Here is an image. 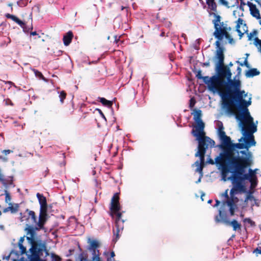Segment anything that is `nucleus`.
Masks as SVG:
<instances>
[{
  "instance_id": "5fc2aeb1",
  "label": "nucleus",
  "mask_w": 261,
  "mask_h": 261,
  "mask_svg": "<svg viewBox=\"0 0 261 261\" xmlns=\"http://www.w3.org/2000/svg\"><path fill=\"white\" fill-rule=\"evenodd\" d=\"M220 203V201L218 200H216V204H215L214 206H217L218 205H219Z\"/></svg>"
},
{
  "instance_id": "9b49d317",
  "label": "nucleus",
  "mask_w": 261,
  "mask_h": 261,
  "mask_svg": "<svg viewBox=\"0 0 261 261\" xmlns=\"http://www.w3.org/2000/svg\"><path fill=\"white\" fill-rule=\"evenodd\" d=\"M251 162L249 163V166L243 167V172L241 175H238L240 179H242L243 181L245 180H249L251 182V185L253 186L254 184L256 185V180L257 179L256 176V172L257 171V169L254 170H252L250 168L248 170V173H245L246 170L247 168L250 167L252 166L253 163L252 156L249 158Z\"/></svg>"
},
{
  "instance_id": "f704fd0d",
  "label": "nucleus",
  "mask_w": 261,
  "mask_h": 261,
  "mask_svg": "<svg viewBox=\"0 0 261 261\" xmlns=\"http://www.w3.org/2000/svg\"><path fill=\"white\" fill-rule=\"evenodd\" d=\"M228 189H227L222 194V196H224L227 199V201L229 199H230V197H229L228 195Z\"/></svg>"
},
{
  "instance_id": "7ed1b4c3",
  "label": "nucleus",
  "mask_w": 261,
  "mask_h": 261,
  "mask_svg": "<svg viewBox=\"0 0 261 261\" xmlns=\"http://www.w3.org/2000/svg\"><path fill=\"white\" fill-rule=\"evenodd\" d=\"M232 73L228 67L223 79L225 83L219 88L217 94L221 97L223 107L227 113H233L231 107L247 96L244 90H241V82L239 80H232Z\"/></svg>"
},
{
  "instance_id": "e2e57ef3",
  "label": "nucleus",
  "mask_w": 261,
  "mask_h": 261,
  "mask_svg": "<svg viewBox=\"0 0 261 261\" xmlns=\"http://www.w3.org/2000/svg\"><path fill=\"white\" fill-rule=\"evenodd\" d=\"M236 63H238V64H239V65H240V66H244V64H243V63H241V62H239V61H237L236 62Z\"/></svg>"
},
{
  "instance_id": "aec40b11",
  "label": "nucleus",
  "mask_w": 261,
  "mask_h": 261,
  "mask_svg": "<svg viewBox=\"0 0 261 261\" xmlns=\"http://www.w3.org/2000/svg\"><path fill=\"white\" fill-rule=\"evenodd\" d=\"M222 144L221 145V148L222 149V152H224V151L230 147V145L232 142L231 141V139L229 137L226 136L224 138L221 139Z\"/></svg>"
},
{
  "instance_id": "b1692460",
  "label": "nucleus",
  "mask_w": 261,
  "mask_h": 261,
  "mask_svg": "<svg viewBox=\"0 0 261 261\" xmlns=\"http://www.w3.org/2000/svg\"><path fill=\"white\" fill-rule=\"evenodd\" d=\"M260 72L256 68H251L247 71L245 75L248 77H253L259 75Z\"/></svg>"
},
{
  "instance_id": "c03bdc74",
  "label": "nucleus",
  "mask_w": 261,
  "mask_h": 261,
  "mask_svg": "<svg viewBox=\"0 0 261 261\" xmlns=\"http://www.w3.org/2000/svg\"><path fill=\"white\" fill-rule=\"evenodd\" d=\"M24 241V237H21L18 241V245L22 244Z\"/></svg>"
},
{
  "instance_id": "864d4df0",
  "label": "nucleus",
  "mask_w": 261,
  "mask_h": 261,
  "mask_svg": "<svg viewBox=\"0 0 261 261\" xmlns=\"http://www.w3.org/2000/svg\"><path fill=\"white\" fill-rule=\"evenodd\" d=\"M6 84H8L11 86H14V84L11 81H7L6 82Z\"/></svg>"
},
{
  "instance_id": "423d86ee",
  "label": "nucleus",
  "mask_w": 261,
  "mask_h": 261,
  "mask_svg": "<svg viewBox=\"0 0 261 261\" xmlns=\"http://www.w3.org/2000/svg\"><path fill=\"white\" fill-rule=\"evenodd\" d=\"M231 108L234 112L233 113H227L228 114L234 115L236 118L240 121L243 125H245V122L249 123L248 127L243 126L242 130L243 132L244 136L249 137V138L246 141V143H250L252 145H255V141L252 134L256 131L257 128L256 126L253 123V119L250 116L248 109L239 107Z\"/></svg>"
},
{
  "instance_id": "dca6fc26",
  "label": "nucleus",
  "mask_w": 261,
  "mask_h": 261,
  "mask_svg": "<svg viewBox=\"0 0 261 261\" xmlns=\"http://www.w3.org/2000/svg\"><path fill=\"white\" fill-rule=\"evenodd\" d=\"M121 218L115 219V228H113V241L116 242L119 239V232L123 228V220H121Z\"/></svg>"
},
{
  "instance_id": "680f3d73",
  "label": "nucleus",
  "mask_w": 261,
  "mask_h": 261,
  "mask_svg": "<svg viewBox=\"0 0 261 261\" xmlns=\"http://www.w3.org/2000/svg\"><path fill=\"white\" fill-rule=\"evenodd\" d=\"M258 5L261 6V0H254Z\"/></svg>"
},
{
  "instance_id": "2eb2a0df",
  "label": "nucleus",
  "mask_w": 261,
  "mask_h": 261,
  "mask_svg": "<svg viewBox=\"0 0 261 261\" xmlns=\"http://www.w3.org/2000/svg\"><path fill=\"white\" fill-rule=\"evenodd\" d=\"M47 206L40 207L39 216V220L38 222V227L39 229H43L44 228V225L47 221Z\"/></svg>"
},
{
  "instance_id": "338daca9",
  "label": "nucleus",
  "mask_w": 261,
  "mask_h": 261,
  "mask_svg": "<svg viewBox=\"0 0 261 261\" xmlns=\"http://www.w3.org/2000/svg\"><path fill=\"white\" fill-rule=\"evenodd\" d=\"M259 20V24L261 25V19H258Z\"/></svg>"
},
{
  "instance_id": "ea45409f",
  "label": "nucleus",
  "mask_w": 261,
  "mask_h": 261,
  "mask_svg": "<svg viewBox=\"0 0 261 261\" xmlns=\"http://www.w3.org/2000/svg\"><path fill=\"white\" fill-rule=\"evenodd\" d=\"M256 253L261 254V246H258L254 250Z\"/></svg>"
},
{
  "instance_id": "0eeeda50",
  "label": "nucleus",
  "mask_w": 261,
  "mask_h": 261,
  "mask_svg": "<svg viewBox=\"0 0 261 261\" xmlns=\"http://www.w3.org/2000/svg\"><path fill=\"white\" fill-rule=\"evenodd\" d=\"M206 4L208 9L213 12L212 14L215 17L212 21L215 29L213 35L216 39L219 40L225 38L228 40L229 43L231 44L233 39L229 33L231 28L227 27V24H225L223 22H221V17L217 14V4L216 0H206Z\"/></svg>"
},
{
  "instance_id": "6ab92c4d",
  "label": "nucleus",
  "mask_w": 261,
  "mask_h": 261,
  "mask_svg": "<svg viewBox=\"0 0 261 261\" xmlns=\"http://www.w3.org/2000/svg\"><path fill=\"white\" fill-rule=\"evenodd\" d=\"M218 3L227 8L233 7L239 5L238 0H218Z\"/></svg>"
},
{
  "instance_id": "1a4fd4ad",
  "label": "nucleus",
  "mask_w": 261,
  "mask_h": 261,
  "mask_svg": "<svg viewBox=\"0 0 261 261\" xmlns=\"http://www.w3.org/2000/svg\"><path fill=\"white\" fill-rule=\"evenodd\" d=\"M196 140L198 142V151L195 153V156L199 157V162L201 163L200 167L196 169V171L201 172L204 166L206 150L209 145L213 147L215 142L208 137L196 138Z\"/></svg>"
},
{
  "instance_id": "2f4dec72",
  "label": "nucleus",
  "mask_w": 261,
  "mask_h": 261,
  "mask_svg": "<svg viewBox=\"0 0 261 261\" xmlns=\"http://www.w3.org/2000/svg\"><path fill=\"white\" fill-rule=\"evenodd\" d=\"M248 200H250V201L254 200V201H255V198L254 197V196L253 195H252L251 194H248L247 195V196H246V197L245 198V202H246Z\"/></svg>"
},
{
  "instance_id": "bf43d9fd",
  "label": "nucleus",
  "mask_w": 261,
  "mask_h": 261,
  "mask_svg": "<svg viewBox=\"0 0 261 261\" xmlns=\"http://www.w3.org/2000/svg\"><path fill=\"white\" fill-rule=\"evenodd\" d=\"M115 252L114 251H112L110 253V257H114L115 256Z\"/></svg>"
},
{
  "instance_id": "a19ab883",
  "label": "nucleus",
  "mask_w": 261,
  "mask_h": 261,
  "mask_svg": "<svg viewBox=\"0 0 261 261\" xmlns=\"http://www.w3.org/2000/svg\"><path fill=\"white\" fill-rule=\"evenodd\" d=\"M244 222H247L250 224H252V223H254L251 219L250 218H245L244 220Z\"/></svg>"
},
{
  "instance_id": "0e129e2a",
  "label": "nucleus",
  "mask_w": 261,
  "mask_h": 261,
  "mask_svg": "<svg viewBox=\"0 0 261 261\" xmlns=\"http://www.w3.org/2000/svg\"><path fill=\"white\" fill-rule=\"evenodd\" d=\"M160 36L161 37H164L165 36V32H162L161 33V35Z\"/></svg>"
},
{
  "instance_id": "58836bf2",
  "label": "nucleus",
  "mask_w": 261,
  "mask_h": 261,
  "mask_svg": "<svg viewBox=\"0 0 261 261\" xmlns=\"http://www.w3.org/2000/svg\"><path fill=\"white\" fill-rule=\"evenodd\" d=\"M5 104L7 106H9V105L13 106V103L12 102V101L10 99H9V98H7V99H5Z\"/></svg>"
},
{
  "instance_id": "cd10ccee",
  "label": "nucleus",
  "mask_w": 261,
  "mask_h": 261,
  "mask_svg": "<svg viewBox=\"0 0 261 261\" xmlns=\"http://www.w3.org/2000/svg\"><path fill=\"white\" fill-rule=\"evenodd\" d=\"M223 129L224 127L222 124L221 126H219L218 129V134L220 140L226 136L225 132L223 130Z\"/></svg>"
},
{
  "instance_id": "6e6d98bb",
  "label": "nucleus",
  "mask_w": 261,
  "mask_h": 261,
  "mask_svg": "<svg viewBox=\"0 0 261 261\" xmlns=\"http://www.w3.org/2000/svg\"><path fill=\"white\" fill-rule=\"evenodd\" d=\"M10 211V209L9 208V206L4 208V210H3V212L4 213H7L8 212V211Z\"/></svg>"
},
{
  "instance_id": "473e14b6",
  "label": "nucleus",
  "mask_w": 261,
  "mask_h": 261,
  "mask_svg": "<svg viewBox=\"0 0 261 261\" xmlns=\"http://www.w3.org/2000/svg\"><path fill=\"white\" fill-rule=\"evenodd\" d=\"M196 103V100L194 97H192L190 100V103H189V107L190 109H192L194 107V105Z\"/></svg>"
},
{
  "instance_id": "a18cd8bd",
  "label": "nucleus",
  "mask_w": 261,
  "mask_h": 261,
  "mask_svg": "<svg viewBox=\"0 0 261 261\" xmlns=\"http://www.w3.org/2000/svg\"><path fill=\"white\" fill-rule=\"evenodd\" d=\"M251 33L253 36H256L258 34V31L256 30H253Z\"/></svg>"
},
{
  "instance_id": "3c124183",
  "label": "nucleus",
  "mask_w": 261,
  "mask_h": 261,
  "mask_svg": "<svg viewBox=\"0 0 261 261\" xmlns=\"http://www.w3.org/2000/svg\"><path fill=\"white\" fill-rule=\"evenodd\" d=\"M11 150H4L3 152L5 153V154H9L11 152Z\"/></svg>"
},
{
  "instance_id": "de8ad7c7",
  "label": "nucleus",
  "mask_w": 261,
  "mask_h": 261,
  "mask_svg": "<svg viewBox=\"0 0 261 261\" xmlns=\"http://www.w3.org/2000/svg\"><path fill=\"white\" fill-rule=\"evenodd\" d=\"M97 110L98 111L100 115L103 117L105 119H106V117L103 114V113L102 112V111L100 110V109H97Z\"/></svg>"
},
{
  "instance_id": "412c9836",
  "label": "nucleus",
  "mask_w": 261,
  "mask_h": 261,
  "mask_svg": "<svg viewBox=\"0 0 261 261\" xmlns=\"http://www.w3.org/2000/svg\"><path fill=\"white\" fill-rule=\"evenodd\" d=\"M73 37V34L72 31H69L65 35H64L63 41L64 44L65 46H68L71 42L72 39Z\"/></svg>"
},
{
  "instance_id": "8fccbe9b",
  "label": "nucleus",
  "mask_w": 261,
  "mask_h": 261,
  "mask_svg": "<svg viewBox=\"0 0 261 261\" xmlns=\"http://www.w3.org/2000/svg\"><path fill=\"white\" fill-rule=\"evenodd\" d=\"M237 71L238 72V74H240L242 71V69L241 68V67H238Z\"/></svg>"
},
{
  "instance_id": "72a5a7b5",
  "label": "nucleus",
  "mask_w": 261,
  "mask_h": 261,
  "mask_svg": "<svg viewBox=\"0 0 261 261\" xmlns=\"http://www.w3.org/2000/svg\"><path fill=\"white\" fill-rule=\"evenodd\" d=\"M240 5L239 6V9L241 10L242 11H244V7L247 5L243 0H240Z\"/></svg>"
},
{
  "instance_id": "774afa93",
  "label": "nucleus",
  "mask_w": 261,
  "mask_h": 261,
  "mask_svg": "<svg viewBox=\"0 0 261 261\" xmlns=\"http://www.w3.org/2000/svg\"><path fill=\"white\" fill-rule=\"evenodd\" d=\"M208 203H211L212 202V200H209L208 201Z\"/></svg>"
},
{
  "instance_id": "79ce46f5",
  "label": "nucleus",
  "mask_w": 261,
  "mask_h": 261,
  "mask_svg": "<svg viewBox=\"0 0 261 261\" xmlns=\"http://www.w3.org/2000/svg\"><path fill=\"white\" fill-rule=\"evenodd\" d=\"M253 37V35L252 34L251 32L249 34H248V40L249 41H251L252 40V38Z\"/></svg>"
},
{
  "instance_id": "09e8293b",
  "label": "nucleus",
  "mask_w": 261,
  "mask_h": 261,
  "mask_svg": "<svg viewBox=\"0 0 261 261\" xmlns=\"http://www.w3.org/2000/svg\"><path fill=\"white\" fill-rule=\"evenodd\" d=\"M195 165L197 167V168H198L201 165V163L199 162V161H197L196 162H195Z\"/></svg>"
},
{
  "instance_id": "4468645a",
  "label": "nucleus",
  "mask_w": 261,
  "mask_h": 261,
  "mask_svg": "<svg viewBox=\"0 0 261 261\" xmlns=\"http://www.w3.org/2000/svg\"><path fill=\"white\" fill-rule=\"evenodd\" d=\"M5 16L7 18L11 19L13 21H14L15 22L17 23L21 28H22V29L24 32H28L30 29L31 30H33V25H32V21H33L32 13H31L29 15V19L31 20V28H29V29H28L27 28L25 22L21 20L20 19H19L16 16L7 13L6 14Z\"/></svg>"
},
{
  "instance_id": "6e6552de",
  "label": "nucleus",
  "mask_w": 261,
  "mask_h": 261,
  "mask_svg": "<svg viewBox=\"0 0 261 261\" xmlns=\"http://www.w3.org/2000/svg\"><path fill=\"white\" fill-rule=\"evenodd\" d=\"M88 243L89 244L87 249L92 253V259L88 258V253L87 251H82L79 247L81 252L76 258V261H101L100 258V252L98 248L100 247V243L96 240L89 239Z\"/></svg>"
},
{
  "instance_id": "e433bc0d",
  "label": "nucleus",
  "mask_w": 261,
  "mask_h": 261,
  "mask_svg": "<svg viewBox=\"0 0 261 261\" xmlns=\"http://www.w3.org/2000/svg\"><path fill=\"white\" fill-rule=\"evenodd\" d=\"M246 55L247 57H246V59H245V61L243 63V64H244V66H245L247 68H249V65L248 62L247 61V57L249 56V54H246Z\"/></svg>"
},
{
  "instance_id": "9d476101",
  "label": "nucleus",
  "mask_w": 261,
  "mask_h": 261,
  "mask_svg": "<svg viewBox=\"0 0 261 261\" xmlns=\"http://www.w3.org/2000/svg\"><path fill=\"white\" fill-rule=\"evenodd\" d=\"M192 115H193V119L196 124L193 125V129L191 131L192 135L196 138L205 137V133L204 129L205 124L201 119V111L199 109H194Z\"/></svg>"
},
{
  "instance_id": "c756f323",
  "label": "nucleus",
  "mask_w": 261,
  "mask_h": 261,
  "mask_svg": "<svg viewBox=\"0 0 261 261\" xmlns=\"http://www.w3.org/2000/svg\"><path fill=\"white\" fill-rule=\"evenodd\" d=\"M67 94L65 91H62L60 92L59 98L61 103L64 102V99L66 98Z\"/></svg>"
},
{
  "instance_id": "37998d69",
  "label": "nucleus",
  "mask_w": 261,
  "mask_h": 261,
  "mask_svg": "<svg viewBox=\"0 0 261 261\" xmlns=\"http://www.w3.org/2000/svg\"><path fill=\"white\" fill-rule=\"evenodd\" d=\"M232 206H229L230 207V213L231 216L234 215V208L232 207Z\"/></svg>"
},
{
  "instance_id": "f3484780",
  "label": "nucleus",
  "mask_w": 261,
  "mask_h": 261,
  "mask_svg": "<svg viewBox=\"0 0 261 261\" xmlns=\"http://www.w3.org/2000/svg\"><path fill=\"white\" fill-rule=\"evenodd\" d=\"M236 31L238 32L240 39H241L244 33H247L248 27L246 24H243V20L239 18L237 21Z\"/></svg>"
},
{
  "instance_id": "f8f14e48",
  "label": "nucleus",
  "mask_w": 261,
  "mask_h": 261,
  "mask_svg": "<svg viewBox=\"0 0 261 261\" xmlns=\"http://www.w3.org/2000/svg\"><path fill=\"white\" fill-rule=\"evenodd\" d=\"M215 220L216 223L223 222L227 225H230L232 227L234 231L241 230V224L236 220H233L231 221L227 219V216L223 214L221 210L219 211V215H217Z\"/></svg>"
},
{
  "instance_id": "4c0bfd02",
  "label": "nucleus",
  "mask_w": 261,
  "mask_h": 261,
  "mask_svg": "<svg viewBox=\"0 0 261 261\" xmlns=\"http://www.w3.org/2000/svg\"><path fill=\"white\" fill-rule=\"evenodd\" d=\"M11 200V197L10 195V194L9 193H6V196H5V201L6 202H10Z\"/></svg>"
},
{
  "instance_id": "ddd939ff",
  "label": "nucleus",
  "mask_w": 261,
  "mask_h": 261,
  "mask_svg": "<svg viewBox=\"0 0 261 261\" xmlns=\"http://www.w3.org/2000/svg\"><path fill=\"white\" fill-rule=\"evenodd\" d=\"M111 213L112 217L121 218L122 214L119 212L120 210V205L119 203V193H116L112 198L110 206Z\"/></svg>"
},
{
  "instance_id": "69168bd1",
  "label": "nucleus",
  "mask_w": 261,
  "mask_h": 261,
  "mask_svg": "<svg viewBox=\"0 0 261 261\" xmlns=\"http://www.w3.org/2000/svg\"><path fill=\"white\" fill-rule=\"evenodd\" d=\"M184 1V0H178V2L181 3V2H183Z\"/></svg>"
},
{
  "instance_id": "4d7b16f0",
  "label": "nucleus",
  "mask_w": 261,
  "mask_h": 261,
  "mask_svg": "<svg viewBox=\"0 0 261 261\" xmlns=\"http://www.w3.org/2000/svg\"><path fill=\"white\" fill-rule=\"evenodd\" d=\"M30 34H31V35H33V36L38 35L36 31L31 32Z\"/></svg>"
},
{
  "instance_id": "39448f33",
  "label": "nucleus",
  "mask_w": 261,
  "mask_h": 261,
  "mask_svg": "<svg viewBox=\"0 0 261 261\" xmlns=\"http://www.w3.org/2000/svg\"><path fill=\"white\" fill-rule=\"evenodd\" d=\"M221 169V174L223 178L225 180V178L228 173L232 174L231 176L228 178L232 181L233 187L230 192V198L226 201L228 206H232L233 205L235 200L238 201L237 197L235 195L239 193L245 192L246 188L243 184V181L240 179L238 176L241 175L243 172V168H220Z\"/></svg>"
},
{
  "instance_id": "603ef678",
  "label": "nucleus",
  "mask_w": 261,
  "mask_h": 261,
  "mask_svg": "<svg viewBox=\"0 0 261 261\" xmlns=\"http://www.w3.org/2000/svg\"><path fill=\"white\" fill-rule=\"evenodd\" d=\"M198 1L200 3V4L203 6L204 8H205L206 7L205 3L203 0H198Z\"/></svg>"
},
{
  "instance_id": "f257e3e1",
  "label": "nucleus",
  "mask_w": 261,
  "mask_h": 261,
  "mask_svg": "<svg viewBox=\"0 0 261 261\" xmlns=\"http://www.w3.org/2000/svg\"><path fill=\"white\" fill-rule=\"evenodd\" d=\"M20 220L25 222L27 240L31 244L29 249L30 254L28 259L21 257L19 261H44L42 257L49 255L46 243L41 239H36V231L40 230L38 227L37 216L35 213L29 209H26L23 213H20Z\"/></svg>"
},
{
  "instance_id": "13d9d810",
  "label": "nucleus",
  "mask_w": 261,
  "mask_h": 261,
  "mask_svg": "<svg viewBox=\"0 0 261 261\" xmlns=\"http://www.w3.org/2000/svg\"><path fill=\"white\" fill-rule=\"evenodd\" d=\"M203 66H210V63L209 62H205L203 63L202 65Z\"/></svg>"
},
{
  "instance_id": "a211bd4d",
  "label": "nucleus",
  "mask_w": 261,
  "mask_h": 261,
  "mask_svg": "<svg viewBox=\"0 0 261 261\" xmlns=\"http://www.w3.org/2000/svg\"><path fill=\"white\" fill-rule=\"evenodd\" d=\"M247 5L249 7L251 15L257 19H261L259 11L256 8V5L250 2H247Z\"/></svg>"
},
{
  "instance_id": "a878e982",
  "label": "nucleus",
  "mask_w": 261,
  "mask_h": 261,
  "mask_svg": "<svg viewBox=\"0 0 261 261\" xmlns=\"http://www.w3.org/2000/svg\"><path fill=\"white\" fill-rule=\"evenodd\" d=\"M33 71L34 72L35 76L39 79L42 80L45 82H47V80L44 77L42 73L37 69H33Z\"/></svg>"
},
{
  "instance_id": "49530a36",
  "label": "nucleus",
  "mask_w": 261,
  "mask_h": 261,
  "mask_svg": "<svg viewBox=\"0 0 261 261\" xmlns=\"http://www.w3.org/2000/svg\"><path fill=\"white\" fill-rule=\"evenodd\" d=\"M207 162L212 165H214L215 163H216V162H214V161L212 159H210Z\"/></svg>"
},
{
  "instance_id": "7c9ffc66",
  "label": "nucleus",
  "mask_w": 261,
  "mask_h": 261,
  "mask_svg": "<svg viewBox=\"0 0 261 261\" xmlns=\"http://www.w3.org/2000/svg\"><path fill=\"white\" fill-rule=\"evenodd\" d=\"M18 246L20 249V252L21 254H23L27 253L26 248L24 247L22 244L18 245Z\"/></svg>"
},
{
  "instance_id": "f03ea898",
  "label": "nucleus",
  "mask_w": 261,
  "mask_h": 261,
  "mask_svg": "<svg viewBox=\"0 0 261 261\" xmlns=\"http://www.w3.org/2000/svg\"><path fill=\"white\" fill-rule=\"evenodd\" d=\"M251 156V152L244 143H232L230 147L216 158V164L220 168H243L249 166Z\"/></svg>"
},
{
  "instance_id": "5701e85b",
  "label": "nucleus",
  "mask_w": 261,
  "mask_h": 261,
  "mask_svg": "<svg viewBox=\"0 0 261 261\" xmlns=\"http://www.w3.org/2000/svg\"><path fill=\"white\" fill-rule=\"evenodd\" d=\"M251 98H249V99L247 101L245 99H243L241 101H240L239 102H238L237 104L234 105L232 106V107H242L245 108H248V107L251 105Z\"/></svg>"
},
{
  "instance_id": "bb28decb",
  "label": "nucleus",
  "mask_w": 261,
  "mask_h": 261,
  "mask_svg": "<svg viewBox=\"0 0 261 261\" xmlns=\"http://www.w3.org/2000/svg\"><path fill=\"white\" fill-rule=\"evenodd\" d=\"M254 45L257 48L258 50L261 53V40L258 37L254 39Z\"/></svg>"
},
{
  "instance_id": "052dcab7",
  "label": "nucleus",
  "mask_w": 261,
  "mask_h": 261,
  "mask_svg": "<svg viewBox=\"0 0 261 261\" xmlns=\"http://www.w3.org/2000/svg\"><path fill=\"white\" fill-rule=\"evenodd\" d=\"M232 65H233L232 63V62H230L228 65H226V66H227V67H229V69L230 70V67L232 66Z\"/></svg>"
},
{
  "instance_id": "393cba45",
  "label": "nucleus",
  "mask_w": 261,
  "mask_h": 261,
  "mask_svg": "<svg viewBox=\"0 0 261 261\" xmlns=\"http://www.w3.org/2000/svg\"><path fill=\"white\" fill-rule=\"evenodd\" d=\"M99 101L105 106H106L108 108H110L113 105V102L110 100L106 99L103 97H100Z\"/></svg>"
},
{
  "instance_id": "c9c22d12",
  "label": "nucleus",
  "mask_w": 261,
  "mask_h": 261,
  "mask_svg": "<svg viewBox=\"0 0 261 261\" xmlns=\"http://www.w3.org/2000/svg\"><path fill=\"white\" fill-rule=\"evenodd\" d=\"M13 254H15L16 256H18V252L17 251H15V250H12L9 255L6 257L7 259H9V258H10V255H12Z\"/></svg>"
},
{
  "instance_id": "4be33fe9",
  "label": "nucleus",
  "mask_w": 261,
  "mask_h": 261,
  "mask_svg": "<svg viewBox=\"0 0 261 261\" xmlns=\"http://www.w3.org/2000/svg\"><path fill=\"white\" fill-rule=\"evenodd\" d=\"M36 196L38 199L40 207L47 206L46 198L43 195V194L37 193Z\"/></svg>"
},
{
  "instance_id": "20e7f679",
  "label": "nucleus",
  "mask_w": 261,
  "mask_h": 261,
  "mask_svg": "<svg viewBox=\"0 0 261 261\" xmlns=\"http://www.w3.org/2000/svg\"><path fill=\"white\" fill-rule=\"evenodd\" d=\"M223 38L217 40L215 42V45L218 48L216 51L215 58L218 60L216 63L215 71L216 74L209 77L208 76H202L201 71L199 70L197 71L196 77L198 79H202L203 83L207 85L208 90L213 93H217L219 88L221 87L225 83L223 79L225 75L227 66H224V49L220 46V41Z\"/></svg>"
},
{
  "instance_id": "c85d7f7f",
  "label": "nucleus",
  "mask_w": 261,
  "mask_h": 261,
  "mask_svg": "<svg viewBox=\"0 0 261 261\" xmlns=\"http://www.w3.org/2000/svg\"><path fill=\"white\" fill-rule=\"evenodd\" d=\"M9 208L12 213H16L18 210V205L16 204L15 206H13L11 203H9Z\"/></svg>"
}]
</instances>
